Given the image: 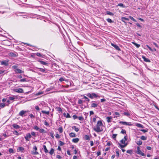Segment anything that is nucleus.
<instances>
[{
    "label": "nucleus",
    "instance_id": "25",
    "mask_svg": "<svg viewBox=\"0 0 159 159\" xmlns=\"http://www.w3.org/2000/svg\"><path fill=\"white\" fill-rule=\"evenodd\" d=\"M72 128L74 129L76 132H78L79 130V129L78 128L76 127L75 126H73L72 127Z\"/></svg>",
    "mask_w": 159,
    "mask_h": 159
},
{
    "label": "nucleus",
    "instance_id": "60",
    "mask_svg": "<svg viewBox=\"0 0 159 159\" xmlns=\"http://www.w3.org/2000/svg\"><path fill=\"white\" fill-rule=\"evenodd\" d=\"M146 148L148 150H151L152 149V148L150 146H147L146 147Z\"/></svg>",
    "mask_w": 159,
    "mask_h": 159
},
{
    "label": "nucleus",
    "instance_id": "59",
    "mask_svg": "<svg viewBox=\"0 0 159 159\" xmlns=\"http://www.w3.org/2000/svg\"><path fill=\"white\" fill-rule=\"evenodd\" d=\"M56 137L57 139H58L60 138V135L58 134H56Z\"/></svg>",
    "mask_w": 159,
    "mask_h": 159
},
{
    "label": "nucleus",
    "instance_id": "55",
    "mask_svg": "<svg viewBox=\"0 0 159 159\" xmlns=\"http://www.w3.org/2000/svg\"><path fill=\"white\" fill-rule=\"evenodd\" d=\"M115 114L116 115H117L118 116V117H119L120 116V115L119 114V112H115Z\"/></svg>",
    "mask_w": 159,
    "mask_h": 159
},
{
    "label": "nucleus",
    "instance_id": "19",
    "mask_svg": "<svg viewBox=\"0 0 159 159\" xmlns=\"http://www.w3.org/2000/svg\"><path fill=\"white\" fill-rule=\"evenodd\" d=\"M38 61L40 63V64L43 65H48V64L46 62L42 61Z\"/></svg>",
    "mask_w": 159,
    "mask_h": 159
},
{
    "label": "nucleus",
    "instance_id": "35",
    "mask_svg": "<svg viewBox=\"0 0 159 159\" xmlns=\"http://www.w3.org/2000/svg\"><path fill=\"white\" fill-rule=\"evenodd\" d=\"M59 81L60 82H62L63 81H66V80L65 79L62 77H61L59 79Z\"/></svg>",
    "mask_w": 159,
    "mask_h": 159
},
{
    "label": "nucleus",
    "instance_id": "42",
    "mask_svg": "<svg viewBox=\"0 0 159 159\" xmlns=\"http://www.w3.org/2000/svg\"><path fill=\"white\" fill-rule=\"evenodd\" d=\"M107 20L109 23H111L113 22V21L111 20L110 18H108L107 19Z\"/></svg>",
    "mask_w": 159,
    "mask_h": 159
},
{
    "label": "nucleus",
    "instance_id": "62",
    "mask_svg": "<svg viewBox=\"0 0 159 159\" xmlns=\"http://www.w3.org/2000/svg\"><path fill=\"white\" fill-rule=\"evenodd\" d=\"M9 99L10 100H13L15 99V98H13V97H10L9 98Z\"/></svg>",
    "mask_w": 159,
    "mask_h": 159
},
{
    "label": "nucleus",
    "instance_id": "46",
    "mask_svg": "<svg viewBox=\"0 0 159 159\" xmlns=\"http://www.w3.org/2000/svg\"><path fill=\"white\" fill-rule=\"evenodd\" d=\"M82 103H83V101L81 100L80 99L78 100V103L79 104H81Z\"/></svg>",
    "mask_w": 159,
    "mask_h": 159
},
{
    "label": "nucleus",
    "instance_id": "5",
    "mask_svg": "<svg viewBox=\"0 0 159 159\" xmlns=\"http://www.w3.org/2000/svg\"><path fill=\"white\" fill-rule=\"evenodd\" d=\"M33 150H35V151H32L31 152V154H32L36 155L39 154L38 152L36 151L37 150V148L36 146H35L33 147Z\"/></svg>",
    "mask_w": 159,
    "mask_h": 159
},
{
    "label": "nucleus",
    "instance_id": "50",
    "mask_svg": "<svg viewBox=\"0 0 159 159\" xmlns=\"http://www.w3.org/2000/svg\"><path fill=\"white\" fill-rule=\"evenodd\" d=\"M140 130L142 132H143L144 133L147 132L148 131V129H140Z\"/></svg>",
    "mask_w": 159,
    "mask_h": 159
},
{
    "label": "nucleus",
    "instance_id": "16",
    "mask_svg": "<svg viewBox=\"0 0 159 159\" xmlns=\"http://www.w3.org/2000/svg\"><path fill=\"white\" fill-rule=\"evenodd\" d=\"M12 126L14 128L16 129H17L20 128V126L19 125L15 124H13Z\"/></svg>",
    "mask_w": 159,
    "mask_h": 159
},
{
    "label": "nucleus",
    "instance_id": "41",
    "mask_svg": "<svg viewBox=\"0 0 159 159\" xmlns=\"http://www.w3.org/2000/svg\"><path fill=\"white\" fill-rule=\"evenodd\" d=\"M34 129L38 130L39 129V128L37 126L35 125L34 127Z\"/></svg>",
    "mask_w": 159,
    "mask_h": 159
},
{
    "label": "nucleus",
    "instance_id": "11",
    "mask_svg": "<svg viewBox=\"0 0 159 159\" xmlns=\"http://www.w3.org/2000/svg\"><path fill=\"white\" fill-rule=\"evenodd\" d=\"M1 64L2 65H4L6 66H8V61H4L1 62Z\"/></svg>",
    "mask_w": 159,
    "mask_h": 159
},
{
    "label": "nucleus",
    "instance_id": "30",
    "mask_svg": "<svg viewBox=\"0 0 159 159\" xmlns=\"http://www.w3.org/2000/svg\"><path fill=\"white\" fill-rule=\"evenodd\" d=\"M136 143L137 144V145H140L142 144V142L141 140H139V141L137 142Z\"/></svg>",
    "mask_w": 159,
    "mask_h": 159
},
{
    "label": "nucleus",
    "instance_id": "52",
    "mask_svg": "<svg viewBox=\"0 0 159 159\" xmlns=\"http://www.w3.org/2000/svg\"><path fill=\"white\" fill-rule=\"evenodd\" d=\"M26 81V80L25 78L22 79L20 80V82H25Z\"/></svg>",
    "mask_w": 159,
    "mask_h": 159
},
{
    "label": "nucleus",
    "instance_id": "43",
    "mask_svg": "<svg viewBox=\"0 0 159 159\" xmlns=\"http://www.w3.org/2000/svg\"><path fill=\"white\" fill-rule=\"evenodd\" d=\"M59 143L60 146H63L64 144V143L61 141H59Z\"/></svg>",
    "mask_w": 159,
    "mask_h": 159
},
{
    "label": "nucleus",
    "instance_id": "56",
    "mask_svg": "<svg viewBox=\"0 0 159 159\" xmlns=\"http://www.w3.org/2000/svg\"><path fill=\"white\" fill-rule=\"evenodd\" d=\"M121 19L122 20H129V19L128 18L124 17H122Z\"/></svg>",
    "mask_w": 159,
    "mask_h": 159
},
{
    "label": "nucleus",
    "instance_id": "32",
    "mask_svg": "<svg viewBox=\"0 0 159 159\" xmlns=\"http://www.w3.org/2000/svg\"><path fill=\"white\" fill-rule=\"evenodd\" d=\"M123 115L127 116H130V114L128 112H124L123 113Z\"/></svg>",
    "mask_w": 159,
    "mask_h": 159
},
{
    "label": "nucleus",
    "instance_id": "24",
    "mask_svg": "<svg viewBox=\"0 0 159 159\" xmlns=\"http://www.w3.org/2000/svg\"><path fill=\"white\" fill-rule=\"evenodd\" d=\"M69 135L70 137H74L76 136L75 134L73 133H71L69 134Z\"/></svg>",
    "mask_w": 159,
    "mask_h": 159
},
{
    "label": "nucleus",
    "instance_id": "36",
    "mask_svg": "<svg viewBox=\"0 0 159 159\" xmlns=\"http://www.w3.org/2000/svg\"><path fill=\"white\" fill-rule=\"evenodd\" d=\"M118 6H120V7H125V6L124 5H123V4L122 3H120L118 4Z\"/></svg>",
    "mask_w": 159,
    "mask_h": 159
},
{
    "label": "nucleus",
    "instance_id": "54",
    "mask_svg": "<svg viewBox=\"0 0 159 159\" xmlns=\"http://www.w3.org/2000/svg\"><path fill=\"white\" fill-rule=\"evenodd\" d=\"M132 152V150H127V151L126 152L127 153L130 154H131Z\"/></svg>",
    "mask_w": 159,
    "mask_h": 159
},
{
    "label": "nucleus",
    "instance_id": "40",
    "mask_svg": "<svg viewBox=\"0 0 159 159\" xmlns=\"http://www.w3.org/2000/svg\"><path fill=\"white\" fill-rule=\"evenodd\" d=\"M50 135L53 139H54V134L53 133V132H50Z\"/></svg>",
    "mask_w": 159,
    "mask_h": 159
},
{
    "label": "nucleus",
    "instance_id": "58",
    "mask_svg": "<svg viewBox=\"0 0 159 159\" xmlns=\"http://www.w3.org/2000/svg\"><path fill=\"white\" fill-rule=\"evenodd\" d=\"M56 158H58V159H61V157L59 155H57V156H56Z\"/></svg>",
    "mask_w": 159,
    "mask_h": 159
},
{
    "label": "nucleus",
    "instance_id": "37",
    "mask_svg": "<svg viewBox=\"0 0 159 159\" xmlns=\"http://www.w3.org/2000/svg\"><path fill=\"white\" fill-rule=\"evenodd\" d=\"M18 66L16 65L13 66L12 67V68L13 69H15V70H16V69H17Z\"/></svg>",
    "mask_w": 159,
    "mask_h": 159
},
{
    "label": "nucleus",
    "instance_id": "8",
    "mask_svg": "<svg viewBox=\"0 0 159 159\" xmlns=\"http://www.w3.org/2000/svg\"><path fill=\"white\" fill-rule=\"evenodd\" d=\"M111 45L112 46L115 48L118 51H120V49L119 47L116 45L114 44L113 43H111Z\"/></svg>",
    "mask_w": 159,
    "mask_h": 159
},
{
    "label": "nucleus",
    "instance_id": "14",
    "mask_svg": "<svg viewBox=\"0 0 159 159\" xmlns=\"http://www.w3.org/2000/svg\"><path fill=\"white\" fill-rule=\"evenodd\" d=\"M136 126H137L138 128H144V126L142 124L139 123H136L135 124Z\"/></svg>",
    "mask_w": 159,
    "mask_h": 159
},
{
    "label": "nucleus",
    "instance_id": "15",
    "mask_svg": "<svg viewBox=\"0 0 159 159\" xmlns=\"http://www.w3.org/2000/svg\"><path fill=\"white\" fill-rule=\"evenodd\" d=\"M142 58L143 59L144 61L146 62H150V61L148 58H146L144 56H143L142 57Z\"/></svg>",
    "mask_w": 159,
    "mask_h": 159
},
{
    "label": "nucleus",
    "instance_id": "48",
    "mask_svg": "<svg viewBox=\"0 0 159 159\" xmlns=\"http://www.w3.org/2000/svg\"><path fill=\"white\" fill-rule=\"evenodd\" d=\"M78 118L79 120H82L84 119V118L82 116H78Z\"/></svg>",
    "mask_w": 159,
    "mask_h": 159
},
{
    "label": "nucleus",
    "instance_id": "7",
    "mask_svg": "<svg viewBox=\"0 0 159 159\" xmlns=\"http://www.w3.org/2000/svg\"><path fill=\"white\" fill-rule=\"evenodd\" d=\"M15 91L16 92L20 93H23V90L21 88H19L17 89H15Z\"/></svg>",
    "mask_w": 159,
    "mask_h": 159
},
{
    "label": "nucleus",
    "instance_id": "34",
    "mask_svg": "<svg viewBox=\"0 0 159 159\" xmlns=\"http://www.w3.org/2000/svg\"><path fill=\"white\" fill-rule=\"evenodd\" d=\"M133 44L135 45L137 48H139L140 46V45L139 44L137 43H136L134 42L133 43Z\"/></svg>",
    "mask_w": 159,
    "mask_h": 159
},
{
    "label": "nucleus",
    "instance_id": "18",
    "mask_svg": "<svg viewBox=\"0 0 159 159\" xmlns=\"http://www.w3.org/2000/svg\"><path fill=\"white\" fill-rule=\"evenodd\" d=\"M79 139L78 138H76L75 139H73L72 141L74 143H77L79 141Z\"/></svg>",
    "mask_w": 159,
    "mask_h": 159
},
{
    "label": "nucleus",
    "instance_id": "21",
    "mask_svg": "<svg viewBox=\"0 0 159 159\" xmlns=\"http://www.w3.org/2000/svg\"><path fill=\"white\" fill-rule=\"evenodd\" d=\"M98 104L95 103H92L91 104V107H97Z\"/></svg>",
    "mask_w": 159,
    "mask_h": 159
},
{
    "label": "nucleus",
    "instance_id": "9",
    "mask_svg": "<svg viewBox=\"0 0 159 159\" xmlns=\"http://www.w3.org/2000/svg\"><path fill=\"white\" fill-rule=\"evenodd\" d=\"M9 55L11 57H16L18 55L17 53L16 52H15L14 53L10 52L9 53Z\"/></svg>",
    "mask_w": 159,
    "mask_h": 159
},
{
    "label": "nucleus",
    "instance_id": "28",
    "mask_svg": "<svg viewBox=\"0 0 159 159\" xmlns=\"http://www.w3.org/2000/svg\"><path fill=\"white\" fill-rule=\"evenodd\" d=\"M140 139L142 140H145L147 139V137L144 136H142L141 137Z\"/></svg>",
    "mask_w": 159,
    "mask_h": 159
},
{
    "label": "nucleus",
    "instance_id": "31",
    "mask_svg": "<svg viewBox=\"0 0 159 159\" xmlns=\"http://www.w3.org/2000/svg\"><path fill=\"white\" fill-rule=\"evenodd\" d=\"M83 98L85 99L86 101H87L89 102V101H90L89 99V98H88L87 97H86V96H85L84 95L83 96V98H82V99H83Z\"/></svg>",
    "mask_w": 159,
    "mask_h": 159
},
{
    "label": "nucleus",
    "instance_id": "47",
    "mask_svg": "<svg viewBox=\"0 0 159 159\" xmlns=\"http://www.w3.org/2000/svg\"><path fill=\"white\" fill-rule=\"evenodd\" d=\"M129 18L132 20H133V21H134V22H136V20H135V19L133 17L131 16H129Z\"/></svg>",
    "mask_w": 159,
    "mask_h": 159
},
{
    "label": "nucleus",
    "instance_id": "22",
    "mask_svg": "<svg viewBox=\"0 0 159 159\" xmlns=\"http://www.w3.org/2000/svg\"><path fill=\"white\" fill-rule=\"evenodd\" d=\"M43 148L44 152L46 153H48V150L47 149L46 146L45 145H43Z\"/></svg>",
    "mask_w": 159,
    "mask_h": 159
},
{
    "label": "nucleus",
    "instance_id": "61",
    "mask_svg": "<svg viewBox=\"0 0 159 159\" xmlns=\"http://www.w3.org/2000/svg\"><path fill=\"white\" fill-rule=\"evenodd\" d=\"M73 118L74 119L78 118V116L76 115H74L73 116Z\"/></svg>",
    "mask_w": 159,
    "mask_h": 159
},
{
    "label": "nucleus",
    "instance_id": "39",
    "mask_svg": "<svg viewBox=\"0 0 159 159\" xmlns=\"http://www.w3.org/2000/svg\"><path fill=\"white\" fill-rule=\"evenodd\" d=\"M58 130L60 133H62L63 131V129L61 127H60L58 129Z\"/></svg>",
    "mask_w": 159,
    "mask_h": 159
},
{
    "label": "nucleus",
    "instance_id": "13",
    "mask_svg": "<svg viewBox=\"0 0 159 159\" xmlns=\"http://www.w3.org/2000/svg\"><path fill=\"white\" fill-rule=\"evenodd\" d=\"M17 150L18 151H20L22 152H24V148L22 147H19L18 148Z\"/></svg>",
    "mask_w": 159,
    "mask_h": 159
},
{
    "label": "nucleus",
    "instance_id": "26",
    "mask_svg": "<svg viewBox=\"0 0 159 159\" xmlns=\"http://www.w3.org/2000/svg\"><path fill=\"white\" fill-rule=\"evenodd\" d=\"M107 14L110 15L111 16H113L114 15V14L109 11H106Z\"/></svg>",
    "mask_w": 159,
    "mask_h": 159
},
{
    "label": "nucleus",
    "instance_id": "6",
    "mask_svg": "<svg viewBox=\"0 0 159 159\" xmlns=\"http://www.w3.org/2000/svg\"><path fill=\"white\" fill-rule=\"evenodd\" d=\"M31 137V134L30 133H27L26 134V136L25 137V138L26 141H29L28 139H30Z\"/></svg>",
    "mask_w": 159,
    "mask_h": 159
},
{
    "label": "nucleus",
    "instance_id": "3",
    "mask_svg": "<svg viewBox=\"0 0 159 159\" xmlns=\"http://www.w3.org/2000/svg\"><path fill=\"white\" fill-rule=\"evenodd\" d=\"M86 95L87 96L89 97L91 99H93V97L97 98L98 97V96L94 93H93L92 94L88 93Z\"/></svg>",
    "mask_w": 159,
    "mask_h": 159
},
{
    "label": "nucleus",
    "instance_id": "44",
    "mask_svg": "<svg viewBox=\"0 0 159 159\" xmlns=\"http://www.w3.org/2000/svg\"><path fill=\"white\" fill-rule=\"evenodd\" d=\"M31 135H32V136H33L34 137H35L36 136L35 133L34 132H33V131L31 132Z\"/></svg>",
    "mask_w": 159,
    "mask_h": 159
},
{
    "label": "nucleus",
    "instance_id": "64",
    "mask_svg": "<svg viewBox=\"0 0 159 159\" xmlns=\"http://www.w3.org/2000/svg\"><path fill=\"white\" fill-rule=\"evenodd\" d=\"M30 116L31 118H34V116L32 114H30L29 115Z\"/></svg>",
    "mask_w": 159,
    "mask_h": 159
},
{
    "label": "nucleus",
    "instance_id": "38",
    "mask_svg": "<svg viewBox=\"0 0 159 159\" xmlns=\"http://www.w3.org/2000/svg\"><path fill=\"white\" fill-rule=\"evenodd\" d=\"M5 106V104L4 103H1L0 104V107L1 108H3Z\"/></svg>",
    "mask_w": 159,
    "mask_h": 159
},
{
    "label": "nucleus",
    "instance_id": "63",
    "mask_svg": "<svg viewBox=\"0 0 159 159\" xmlns=\"http://www.w3.org/2000/svg\"><path fill=\"white\" fill-rule=\"evenodd\" d=\"M100 101L101 102H105L106 101V100L104 98L100 100Z\"/></svg>",
    "mask_w": 159,
    "mask_h": 159
},
{
    "label": "nucleus",
    "instance_id": "27",
    "mask_svg": "<svg viewBox=\"0 0 159 159\" xmlns=\"http://www.w3.org/2000/svg\"><path fill=\"white\" fill-rule=\"evenodd\" d=\"M84 138L85 139L87 140H89L90 139V137L88 135H85L84 136Z\"/></svg>",
    "mask_w": 159,
    "mask_h": 159
},
{
    "label": "nucleus",
    "instance_id": "53",
    "mask_svg": "<svg viewBox=\"0 0 159 159\" xmlns=\"http://www.w3.org/2000/svg\"><path fill=\"white\" fill-rule=\"evenodd\" d=\"M117 134H113L112 135V138L113 139H115L116 138V136H117Z\"/></svg>",
    "mask_w": 159,
    "mask_h": 159
},
{
    "label": "nucleus",
    "instance_id": "12",
    "mask_svg": "<svg viewBox=\"0 0 159 159\" xmlns=\"http://www.w3.org/2000/svg\"><path fill=\"white\" fill-rule=\"evenodd\" d=\"M14 71L17 73H24V71L23 70H21L19 69H16V70H14Z\"/></svg>",
    "mask_w": 159,
    "mask_h": 159
},
{
    "label": "nucleus",
    "instance_id": "20",
    "mask_svg": "<svg viewBox=\"0 0 159 159\" xmlns=\"http://www.w3.org/2000/svg\"><path fill=\"white\" fill-rule=\"evenodd\" d=\"M138 154L141 155L143 156H145V154L142 152L141 150L139 151V152H137Z\"/></svg>",
    "mask_w": 159,
    "mask_h": 159
},
{
    "label": "nucleus",
    "instance_id": "45",
    "mask_svg": "<svg viewBox=\"0 0 159 159\" xmlns=\"http://www.w3.org/2000/svg\"><path fill=\"white\" fill-rule=\"evenodd\" d=\"M36 54V55L37 56H39L41 57H42V54L39 52H37Z\"/></svg>",
    "mask_w": 159,
    "mask_h": 159
},
{
    "label": "nucleus",
    "instance_id": "1",
    "mask_svg": "<svg viewBox=\"0 0 159 159\" xmlns=\"http://www.w3.org/2000/svg\"><path fill=\"white\" fill-rule=\"evenodd\" d=\"M103 124L101 121H98L96 125L93 128V130L97 132H100L102 131L103 129Z\"/></svg>",
    "mask_w": 159,
    "mask_h": 159
},
{
    "label": "nucleus",
    "instance_id": "33",
    "mask_svg": "<svg viewBox=\"0 0 159 159\" xmlns=\"http://www.w3.org/2000/svg\"><path fill=\"white\" fill-rule=\"evenodd\" d=\"M38 69L39 70V71H40L41 72H45V70L43 68H38Z\"/></svg>",
    "mask_w": 159,
    "mask_h": 159
},
{
    "label": "nucleus",
    "instance_id": "51",
    "mask_svg": "<svg viewBox=\"0 0 159 159\" xmlns=\"http://www.w3.org/2000/svg\"><path fill=\"white\" fill-rule=\"evenodd\" d=\"M39 132L40 133H45L44 132V130L43 129H41L39 130Z\"/></svg>",
    "mask_w": 159,
    "mask_h": 159
},
{
    "label": "nucleus",
    "instance_id": "49",
    "mask_svg": "<svg viewBox=\"0 0 159 159\" xmlns=\"http://www.w3.org/2000/svg\"><path fill=\"white\" fill-rule=\"evenodd\" d=\"M9 151L10 153H14L13 150L12 148H9Z\"/></svg>",
    "mask_w": 159,
    "mask_h": 159
},
{
    "label": "nucleus",
    "instance_id": "2",
    "mask_svg": "<svg viewBox=\"0 0 159 159\" xmlns=\"http://www.w3.org/2000/svg\"><path fill=\"white\" fill-rule=\"evenodd\" d=\"M127 140V138L126 136H125L124 138L121 140L120 142L124 145H122L120 143H119V145L121 148H123L125 147L127 145V143H125V141Z\"/></svg>",
    "mask_w": 159,
    "mask_h": 159
},
{
    "label": "nucleus",
    "instance_id": "23",
    "mask_svg": "<svg viewBox=\"0 0 159 159\" xmlns=\"http://www.w3.org/2000/svg\"><path fill=\"white\" fill-rule=\"evenodd\" d=\"M54 150L53 148H51L50 151V152H49V153L50 155H52L54 153Z\"/></svg>",
    "mask_w": 159,
    "mask_h": 159
},
{
    "label": "nucleus",
    "instance_id": "29",
    "mask_svg": "<svg viewBox=\"0 0 159 159\" xmlns=\"http://www.w3.org/2000/svg\"><path fill=\"white\" fill-rule=\"evenodd\" d=\"M42 112L44 114H46L47 115H49V111H42Z\"/></svg>",
    "mask_w": 159,
    "mask_h": 159
},
{
    "label": "nucleus",
    "instance_id": "57",
    "mask_svg": "<svg viewBox=\"0 0 159 159\" xmlns=\"http://www.w3.org/2000/svg\"><path fill=\"white\" fill-rule=\"evenodd\" d=\"M120 133L122 134H124L126 133V131L125 130L122 129Z\"/></svg>",
    "mask_w": 159,
    "mask_h": 159
},
{
    "label": "nucleus",
    "instance_id": "17",
    "mask_svg": "<svg viewBox=\"0 0 159 159\" xmlns=\"http://www.w3.org/2000/svg\"><path fill=\"white\" fill-rule=\"evenodd\" d=\"M112 119V117L111 116L107 117L106 118L107 121L108 123L110 122H111V120Z\"/></svg>",
    "mask_w": 159,
    "mask_h": 159
},
{
    "label": "nucleus",
    "instance_id": "10",
    "mask_svg": "<svg viewBox=\"0 0 159 159\" xmlns=\"http://www.w3.org/2000/svg\"><path fill=\"white\" fill-rule=\"evenodd\" d=\"M26 112V111H25L24 110H22L19 113V116H23L24 115H25V113Z\"/></svg>",
    "mask_w": 159,
    "mask_h": 159
},
{
    "label": "nucleus",
    "instance_id": "4",
    "mask_svg": "<svg viewBox=\"0 0 159 159\" xmlns=\"http://www.w3.org/2000/svg\"><path fill=\"white\" fill-rule=\"evenodd\" d=\"M119 123L120 124L125 125L129 126H131L132 125L131 123V122H127L125 121H120Z\"/></svg>",
    "mask_w": 159,
    "mask_h": 159
}]
</instances>
